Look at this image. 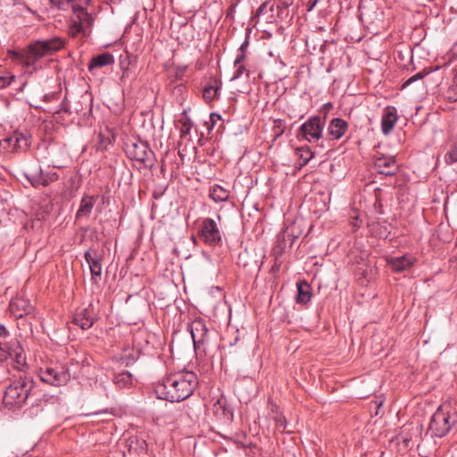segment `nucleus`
<instances>
[{
    "mask_svg": "<svg viewBox=\"0 0 457 457\" xmlns=\"http://www.w3.org/2000/svg\"><path fill=\"white\" fill-rule=\"evenodd\" d=\"M245 59V53H239L235 61H234V66H237L238 64H242L244 60Z\"/></svg>",
    "mask_w": 457,
    "mask_h": 457,
    "instance_id": "obj_45",
    "label": "nucleus"
},
{
    "mask_svg": "<svg viewBox=\"0 0 457 457\" xmlns=\"http://www.w3.org/2000/svg\"><path fill=\"white\" fill-rule=\"evenodd\" d=\"M35 387V382L27 376H20L10 381L3 395V405L11 411L21 410Z\"/></svg>",
    "mask_w": 457,
    "mask_h": 457,
    "instance_id": "obj_3",
    "label": "nucleus"
},
{
    "mask_svg": "<svg viewBox=\"0 0 457 457\" xmlns=\"http://www.w3.org/2000/svg\"><path fill=\"white\" fill-rule=\"evenodd\" d=\"M84 258L87 262L91 273V280L93 283H98L102 278V258L99 253L94 251V253H91V251H87L84 254Z\"/></svg>",
    "mask_w": 457,
    "mask_h": 457,
    "instance_id": "obj_15",
    "label": "nucleus"
},
{
    "mask_svg": "<svg viewBox=\"0 0 457 457\" xmlns=\"http://www.w3.org/2000/svg\"><path fill=\"white\" fill-rule=\"evenodd\" d=\"M199 237L204 244L210 246L220 245L222 240V233L216 221L212 218H204L202 220Z\"/></svg>",
    "mask_w": 457,
    "mask_h": 457,
    "instance_id": "obj_7",
    "label": "nucleus"
},
{
    "mask_svg": "<svg viewBox=\"0 0 457 457\" xmlns=\"http://www.w3.org/2000/svg\"><path fill=\"white\" fill-rule=\"evenodd\" d=\"M64 111H65L66 112H71V111H70V110H68V109H66V108H64Z\"/></svg>",
    "mask_w": 457,
    "mask_h": 457,
    "instance_id": "obj_53",
    "label": "nucleus"
},
{
    "mask_svg": "<svg viewBox=\"0 0 457 457\" xmlns=\"http://www.w3.org/2000/svg\"><path fill=\"white\" fill-rule=\"evenodd\" d=\"M24 177L34 187H44L43 170L35 163L23 171Z\"/></svg>",
    "mask_w": 457,
    "mask_h": 457,
    "instance_id": "obj_17",
    "label": "nucleus"
},
{
    "mask_svg": "<svg viewBox=\"0 0 457 457\" xmlns=\"http://www.w3.org/2000/svg\"><path fill=\"white\" fill-rule=\"evenodd\" d=\"M286 129V122L283 120L278 119L274 120L272 127V133L274 135V140L281 137Z\"/></svg>",
    "mask_w": 457,
    "mask_h": 457,
    "instance_id": "obj_32",
    "label": "nucleus"
},
{
    "mask_svg": "<svg viewBox=\"0 0 457 457\" xmlns=\"http://www.w3.org/2000/svg\"><path fill=\"white\" fill-rule=\"evenodd\" d=\"M294 226H288L283 232L278 235V246L284 251L287 247H292L298 238L299 233L294 232Z\"/></svg>",
    "mask_w": 457,
    "mask_h": 457,
    "instance_id": "obj_18",
    "label": "nucleus"
},
{
    "mask_svg": "<svg viewBox=\"0 0 457 457\" xmlns=\"http://www.w3.org/2000/svg\"><path fill=\"white\" fill-rule=\"evenodd\" d=\"M88 1L89 0H51V3L60 10L71 9L74 12H79L78 17L81 20L82 16H87L85 8Z\"/></svg>",
    "mask_w": 457,
    "mask_h": 457,
    "instance_id": "obj_13",
    "label": "nucleus"
},
{
    "mask_svg": "<svg viewBox=\"0 0 457 457\" xmlns=\"http://www.w3.org/2000/svg\"><path fill=\"white\" fill-rule=\"evenodd\" d=\"M413 258L411 256H400L396 258H392L388 263L391 267V269L395 272H402L409 268L413 263Z\"/></svg>",
    "mask_w": 457,
    "mask_h": 457,
    "instance_id": "obj_24",
    "label": "nucleus"
},
{
    "mask_svg": "<svg viewBox=\"0 0 457 457\" xmlns=\"http://www.w3.org/2000/svg\"><path fill=\"white\" fill-rule=\"evenodd\" d=\"M113 382L119 387H126L132 383V376L128 371H122L115 375Z\"/></svg>",
    "mask_w": 457,
    "mask_h": 457,
    "instance_id": "obj_29",
    "label": "nucleus"
},
{
    "mask_svg": "<svg viewBox=\"0 0 457 457\" xmlns=\"http://www.w3.org/2000/svg\"><path fill=\"white\" fill-rule=\"evenodd\" d=\"M398 120L397 110L395 106H387L381 119V129L385 135L389 134Z\"/></svg>",
    "mask_w": 457,
    "mask_h": 457,
    "instance_id": "obj_16",
    "label": "nucleus"
},
{
    "mask_svg": "<svg viewBox=\"0 0 457 457\" xmlns=\"http://www.w3.org/2000/svg\"><path fill=\"white\" fill-rule=\"evenodd\" d=\"M5 141H15V151H24L29 146V139L28 137L21 133H14Z\"/></svg>",
    "mask_w": 457,
    "mask_h": 457,
    "instance_id": "obj_28",
    "label": "nucleus"
},
{
    "mask_svg": "<svg viewBox=\"0 0 457 457\" xmlns=\"http://www.w3.org/2000/svg\"><path fill=\"white\" fill-rule=\"evenodd\" d=\"M221 81L216 78L212 79L209 85L205 86L203 91V96L206 102H212L218 98L219 91L221 88Z\"/></svg>",
    "mask_w": 457,
    "mask_h": 457,
    "instance_id": "obj_23",
    "label": "nucleus"
},
{
    "mask_svg": "<svg viewBox=\"0 0 457 457\" xmlns=\"http://www.w3.org/2000/svg\"><path fill=\"white\" fill-rule=\"evenodd\" d=\"M275 3L270 1H265L262 3L256 11V16L264 15L266 13H270V16H273Z\"/></svg>",
    "mask_w": 457,
    "mask_h": 457,
    "instance_id": "obj_31",
    "label": "nucleus"
},
{
    "mask_svg": "<svg viewBox=\"0 0 457 457\" xmlns=\"http://www.w3.org/2000/svg\"><path fill=\"white\" fill-rule=\"evenodd\" d=\"M65 41L60 37H54L48 39L36 40L30 43L26 48L21 51H10L11 57L20 62L27 71L30 72L37 71L41 67L37 64L38 61L51 55L62 47Z\"/></svg>",
    "mask_w": 457,
    "mask_h": 457,
    "instance_id": "obj_2",
    "label": "nucleus"
},
{
    "mask_svg": "<svg viewBox=\"0 0 457 457\" xmlns=\"http://www.w3.org/2000/svg\"><path fill=\"white\" fill-rule=\"evenodd\" d=\"M221 120V116L218 113L212 112L210 114V121L213 126L218 120Z\"/></svg>",
    "mask_w": 457,
    "mask_h": 457,
    "instance_id": "obj_46",
    "label": "nucleus"
},
{
    "mask_svg": "<svg viewBox=\"0 0 457 457\" xmlns=\"http://www.w3.org/2000/svg\"><path fill=\"white\" fill-rule=\"evenodd\" d=\"M295 154L298 157L299 168L305 166L314 157L313 152L307 145L297 147Z\"/></svg>",
    "mask_w": 457,
    "mask_h": 457,
    "instance_id": "obj_27",
    "label": "nucleus"
},
{
    "mask_svg": "<svg viewBox=\"0 0 457 457\" xmlns=\"http://www.w3.org/2000/svg\"><path fill=\"white\" fill-rule=\"evenodd\" d=\"M239 3V0H236L227 10V18H233V14L236 12V8Z\"/></svg>",
    "mask_w": 457,
    "mask_h": 457,
    "instance_id": "obj_41",
    "label": "nucleus"
},
{
    "mask_svg": "<svg viewBox=\"0 0 457 457\" xmlns=\"http://www.w3.org/2000/svg\"><path fill=\"white\" fill-rule=\"evenodd\" d=\"M317 1H318V0H313V3H312V7H313V6L316 4Z\"/></svg>",
    "mask_w": 457,
    "mask_h": 457,
    "instance_id": "obj_52",
    "label": "nucleus"
},
{
    "mask_svg": "<svg viewBox=\"0 0 457 457\" xmlns=\"http://www.w3.org/2000/svg\"><path fill=\"white\" fill-rule=\"evenodd\" d=\"M12 80V78L11 77L0 76V88H4L9 86Z\"/></svg>",
    "mask_w": 457,
    "mask_h": 457,
    "instance_id": "obj_42",
    "label": "nucleus"
},
{
    "mask_svg": "<svg viewBox=\"0 0 457 457\" xmlns=\"http://www.w3.org/2000/svg\"><path fill=\"white\" fill-rule=\"evenodd\" d=\"M9 310L13 317L20 319L25 315L32 313L33 306L29 300L22 296H17L11 300Z\"/></svg>",
    "mask_w": 457,
    "mask_h": 457,
    "instance_id": "obj_14",
    "label": "nucleus"
},
{
    "mask_svg": "<svg viewBox=\"0 0 457 457\" xmlns=\"http://www.w3.org/2000/svg\"><path fill=\"white\" fill-rule=\"evenodd\" d=\"M96 320V314L92 304L78 310L74 316L72 322L79 326L80 328L86 330L90 328Z\"/></svg>",
    "mask_w": 457,
    "mask_h": 457,
    "instance_id": "obj_10",
    "label": "nucleus"
},
{
    "mask_svg": "<svg viewBox=\"0 0 457 457\" xmlns=\"http://www.w3.org/2000/svg\"><path fill=\"white\" fill-rule=\"evenodd\" d=\"M9 337V331L3 324H0V338H6Z\"/></svg>",
    "mask_w": 457,
    "mask_h": 457,
    "instance_id": "obj_47",
    "label": "nucleus"
},
{
    "mask_svg": "<svg viewBox=\"0 0 457 457\" xmlns=\"http://www.w3.org/2000/svg\"><path fill=\"white\" fill-rule=\"evenodd\" d=\"M209 196L215 203L225 202L229 197V191L220 185H213L210 187Z\"/></svg>",
    "mask_w": 457,
    "mask_h": 457,
    "instance_id": "obj_26",
    "label": "nucleus"
},
{
    "mask_svg": "<svg viewBox=\"0 0 457 457\" xmlns=\"http://www.w3.org/2000/svg\"><path fill=\"white\" fill-rule=\"evenodd\" d=\"M446 94H447L446 96H447L448 100H450L452 102L457 101V71L453 79V83L449 87Z\"/></svg>",
    "mask_w": 457,
    "mask_h": 457,
    "instance_id": "obj_35",
    "label": "nucleus"
},
{
    "mask_svg": "<svg viewBox=\"0 0 457 457\" xmlns=\"http://www.w3.org/2000/svg\"><path fill=\"white\" fill-rule=\"evenodd\" d=\"M456 423L457 411L451 412L450 405L444 403L432 415L428 430L432 436L443 437L450 432Z\"/></svg>",
    "mask_w": 457,
    "mask_h": 457,
    "instance_id": "obj_4",
    "label": "nucleus"
},
{
    "mask_svg": "<svg viewBox=\"0 0 457 457\" xmlns=\"http://www.w3.org/2000/svg\"><path fill=\"white\" fill-rule=\"evenodd\" d=\"M430 72H431L430 69H428V68L423 69L420 72L416 73L415 75H413L411 78H409L408 79H406L403 83L401 89L403 90V89L406 88L407 87H409L410 85H411L412 83H414L416 81H421Z\"/></svg>",
    "mask_w": 457,
    "mask_h": 457,
    "instance_id": "obj_30",
    "label": "nucleus"
},
{
    "mask_svg": "<svg viewBox=\"0 0 457 457\" xmlns=\"http://www.w3.org/2000/svg\"><path fill=\"white\" fill-rule=\"evenodd\" d=\"M70 33L75 37L79 34L86 35V29L80 21H73L70 27Z\"/></svg>",
    "mask_w": 457,
    "mask_h": 457,
    "instance_id": "obj_36",
    "label": "nucleus"
},
{
    "mask_svg": "<svg viewBox=\"0 0 457 457\" xmlns=\"http://www.w3.org/2000/svg\"><path fill=\"white\" fill-rule=\"evenodd\" d=\"M125 152L127 156L145 167H152L154 162V153L148 143L140 138H133L126 143Z\"/></svg>",
    "mask_w": 457,
    "mask_h": 457,
    "instance_id": "obj_5",
    "label": "nucleus"
},
{
    "mask_svg": "<svg viewBox=\"0 0 457 457\" xmlns=\"http://www.w3.org/2000/svg\"><path fill=\"white\" fill-rule=\"evenodd\" d=\"M248 46H249L248 39H245V40L243 42V44L240 46V47H239V51H240V53H245V50L247 49Z\"/></svg>",
    "mask_w": 457,
    "mask_h": 457,
    "instance_id": "obj_48",
    "label": "nucleus"
},
{
    "mask_svg": "<svg viewBox=\"0 0 457 457\" xmlns=\"http://www.w3.org/2000/svg\"><path fill=\"white\" fill-rule=\"evenodd\" d=\"M12 150H15V141H6Z\"/></svg>",
    "mask_w": 457,
    "mask_h": 457,
    "instance_id": "obj_51",
    "label": "nucleus"
},
{
    "mask_svg": "<svg viewBox=\"0 0 457 457\" xmlns=\"http://www.w3.org/2000/svg\"><path fill=\"white\" fill-rule=\"evenodd\" d=\"M5 355V350L4 349L2 344L0 343V358H3Z\"/></svg>",
    "mask_w": 457,
    "mask_h": 457,
    "instance_id": "obj_49",
    "label": "nucleus"
},
{
    "mask_svg": "<svg viewBox=\"0 0 457 457\" xmlns=\"http://www.w3.org/2000/svg\"><path fill=\"white\" fill-rule=\"evenodd\" d=\"M347 122L341 118H334L330 120L328 132L333 139H339L345 133Z\"/></svg>",
    "mask_w": 457,
    "mask_h": 457,
    "instance_id": "obj_20",
    "label": "nucleus"
},
{
    "mask_svg": "<svg viewBox=\"0 0 457 457\" xmlns=\"http://www.w3.org/2000/svg\"><path fill=\"white\" fill-rule=\"evenodd\" d=\"M312 287L310 284L304 280L297 283V295L295 301L297 303L305 304L312 299Z\"/></svg>",
    "mask_w": 457,
    "mask_h": 457,
    "instance_id": "obj_22",
    "label": "nucleus"
},
{
    "mask_svg": "<svg viewBox=\"0 0 457 457\" xmlns=\"http://www.w3.org/2000/svg\"><path fill=\"white\" fill-rule=\"evenodd\" d=\"M27 367L26 356L22 351L15 353L14 368L18 370L23 371Z\"/></svg>",
    "mask_w": 457,
    "mask_h": 457,
    "instance_id": "obj_34",
    "label": "nucleus"
},
{
    "mask_svg": "<svg viewBox=\"0 0 457 457\" xmlns=\"http://www.w3.org/2000/svg\"><path fill=\"white\" fill-rule=\"evenodd\" d=\"M374 165L378 172L386 176H392L398 171V165L394 156H376Z\"/></svg>",
    "mask_w": 457,
    "mask_h": 457,
    "instance_id": "obj_12",
    "label": "nucleus"
},
{
    "mask_svg": "<svg viewBox=\"0 0 457 457\" xmlns=\"http://www.w3.org/2000/svg\"><path fill=\"white\" fill-rule=\"evenodd\" d=\"M276 428L283 432L287 428V420L283 415H278L275 417Z\"/></svg>",
    "mask_w": 457,
    "mask_h": 457,
    "instance_id": "obj_39",
    "label": "nucleus"
},
{
    "mask_svg": "<svg viewBox=\"0 0 457 457\" xmlns=\"http://www.w3.org/2000/svg\"><path fill=\"white\" fill-rule=\"evenodd\" d=\"M234 67L236 68V71L232 77V80L239 79L245 72V68L243 64H238L237 66Z\"/></svg>",
    "mask_w": 457,
    "mask_h": 457,
    "instance_id": "obj_40",
    "label": "nucleus"
},
{
    "mask_svg": "<svg viewBox=\"0 0 457 457\" xmlns=\"http://www.w3.org/2000/svg\"><path fill=\"white\" fill-rule=\"evenodd\" d=\"M325 124V118L312 116L301 125L297 137H302L309 143H315L322 138Z\"/></svg>",
    "mask_w": 457,
    "mask_h": 457,
    "instance_id": "obj_6",
    "label": "nucleus"
},
{
    "mask_svg": "<svg viewBox=\"0 0 457 457\" xmlns=\"http://www.w3.org/2000/svg\"><path fill=\"white\" fill-rule=\"evenodd\" d=\"M98 148L104 150L112 144V141L108 136L99 133L98 135Z\"/></svg>",
    "mask_w": 457,
    "mask_h": 457,
    "instance_id": "obj_38",
    "label": "nucleus"
},
{
    "mask_svg": "<svg viewBox=\"0 0 457 457\" xmlns=\"http://www.w3.org/2000/svg\"><path fill=\"white\" fill-rule=\"evenodd\" d=\"M191 127H192V124L189 120L183 122L181 129H180L181 136L183 137L186 134L189 133Z\"/></svg>",
    "mask_w": 457,
    "mask_h": 457,
    "instance_id": "obj_43",
    "label": "nucleus"
},
{
    "mask_svg": "<svg viewBox=\"0 0 457 457\" xmlns=\"http://www.w3.org/2000/svg\"><path fill=\"white\" fill-rule=\"evenodd\" d=\"M38 376L43 382L54 386H63L71 378L70 372L64 366L41 368Z\"/></svg>",
    "mask_w": 457,
    "mask_h": 457,
    "instance_id": "obj_9",
    "label": "nucleus"
},
{
    "mask_svg": "<svg viewBox=\"0 0 457 457\" xmlns=\"http://www.w3.org/2000/svg\"><path fill=\"white\" fill-rule=\"evenodd\" d=\"M44 187L49 186L59 179V175L55 171H43Z\"/></svg>",
    "mask_w": 457,
    "mask_h": 457,
    "instance_id": "obj_37",
    "label": "nucleus"
},
{
    "mask_svg": "<svg viewBox=\"0 0 457 457\" xmlns=\"http://www.w3.org/2000/svg\"><path fill=\"white\" fill-rule=\"evenodd\" d=\"M444 161L446 165H453L457 162V145H453L445 154Z\"/></svg>",
    "mask_w": 457,
    "mask_h": 457,
    "instance_id": "obj_33",
    "label": "nucleus"
},
{
    "mask_svg": "<svg viewBox=\"0 0 457 457\" xmlns=\"http://www.w3.org/2000/svg\"><path fill=\"white\" fill-rule=\"evenodd\" d=\"M38 376L43 382L54 386H63L71 378L70 372L64 366L41 368Z\"/></svg>",
    "mask_w": 457,
    "mask_h": 457,
    "instance_id": "obj_8",
    "label": "nucleus"
},
{
    "mask_svg": "<svg viewBox=\"0 0 457 457\" xmlns=\"http://www.w3.org/2000/svg\"><path fill=\"white\" fill-rule=\"evenodd\" d=\"M187 66H179L176 70L175 77L177 79H181L185 71H187Z\"/></svg>",
    "mask_w": 457,
    "mask_h": 457,
    "instance_id": "obj_44",
    "label": "nucleus"
},
{
    "mask_svg": "<svg viewBox=\"0 0 457 457\" xmlns=\"http://www.w3.org/2000/svg\"><path fill=\"white\" fill-rule=\"evenodd\" d=\"M188 330L195 348H199L208 338V328L202 319H196L188 324Z\"/></svg>",
    "mask_w": 457,
    "mask_h": 457,
    "instance_id": "obj_11",
    "label": "nucleus"
},
{
    "mask_svg": "<svg viewBox=\"0 0 457 457\" xmlns=\"http://www.w3.org/2000/svg\"><path fill=\"white\" fill-rule=\"evenodd\" d=\"M114 57L110 53H103L100 54H97L94 56L89 64H88V70L91 71L94 69L103 68L108 65H111L114 63Z\"/></svg>",
    "mask_w": 457,
    "mask_h": 457,
    "instance_id": "obj_21",
    "label": "nucleus"
},
{
    "mask_svg": "<svg viewBox=\"0 0 457 457\" xmlns=\"http://www.w3.org/2000/svg\"><path fill=\"white\" fill-rule=\"evenodd\" d=\"M213 412L219 419L230 420L233 417L232 411L230 408L226 406L225 400L219 399L213 404Z\"/></svg>",
    "mask_w": 457,
    "mask_h": 457,
    "instance_id": "obj_25",
    "label": "nucleus"
},
{
    "mask_svg": "<svg viewBox=\"0 0 457 457\" xmlns=\"http://www.w3.org/2000/svg\"><path fill=\"white\" fill-rule=\"evenodd\" d=\"M285 7H286V5H285L284 3H279V4H277V9L278 10V12H280Z\"/></svg>",
    "mask_w": 457,
    "mask_h": 457,
    "instance_id": "obj_50",
    "label": "nucleus"
},
{
    "mask_svg": "<svg viewBox=\"0 0 457 457\" xmlns=\"http://www.w3.org/2000/svg\"><path fill=\"white\" fill-rule=\"evenodd\" d=\"M97 195H84L76 212V220L88 218L96 204Z\"/></svg>",
    "mask_w": 457,
    "mask_h": 457,
    "instance_id": "obj_19",
    "label": "nucleus"
},
{
    "mask_svg": "<svg viewBox=\"0 0 457 457\" xmlns=\"http://www.w3.org/2000/svg\"><path fill=\"white\" fill-rule=\"evenodd\" d=\"M198 384L193 371L184 370L167 376L154 386L158 398L170 402H180L188 398Z\"/></svg>",
    "mask_w": 457,
    "mask_h": 457,
    "instance_id": "obj_1",
    "label": "nucleus"
}]
</instances>
